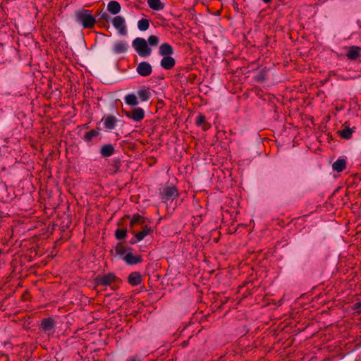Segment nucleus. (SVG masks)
<instances>
[{
	"label": "nucleus",
	"mask_w": 361,
	"mask_h": 361,
	"mask_svg": "<svg viewBox=\"0 0 361 361\" xmlns=\"http://www.w3.org/2000/svg\"><path fill=\"white\" fill-rule=\"evenodd\" d=\"M128 283L132 286H137L141 283L140 274L137 272H133L128 276Z\"/></svg>",
	"instance_id": "obj_17"
},
{
	"label": "nucleus",
	"mask_w": 361,
	"mask_h": 361,
	"mask_svg": "<svg viewBox=\"0 0 361 361\" xmlns=\"http://www.w3.org/2000/svg\"><path fill=\"white\" fill-rule=\"evenodd\" d=\"M128 49V44L125 41H117L112 46V51L116 54L126 53Z\"/></svg>",
	"instance_id": "obj_12"
},
{
	"label": "nucleus",
	"mask_w": 361,
	"mask_h": 361,
	"mask_svg": "<svg viewBox=\"0 0 361 361\" xmlns=\"http://www.w3.org/2000/svg\"><path fill=\"white\" fill-rule=\"evenodd\" d=\"M107 9L111 13L116 15L120 12L121 6L118 1H109Z\"/></svg>",
	"instance_id": "obj_20"
},
{
	"label": "nucleus",
	"mask_w": 361,
	"mask_h": 361,
	"mask_svg": "<svg viewBox=\"0 0 361 361\" xmlns=\"http://www.w3.org/2000/svg\"><path fill=\"white\" fill-rule=\"evenodd\" d=\"M126 361H141V357L139 355H135L128 357L126 360Z\"/></svg>",
	"instance_id": "obj_29"
},
{
	"label": "nucleus",
	"mask_w": 361,
	"mask_h": 361,
	"mask_svg": "<svg viewBox=\"0 0 361 361\" xmlns=\"http://www.w3.org/2000/svg\"><path fill=\"white\" fill-rule=\"evenodd\" d=\"M137 94L142 102H146L149 100L152 95L151 92L147 88L139 89L137 91Z\"/></svg>",
	"instance_id": "obj_16"
},
{
	"label": "nucleus",
	"mask_w": 361,
	"mask_h": 361,
	"mask_svg": "<svg viewBox=\"0 0 361 361\" xmlns=\"http://www.w3.org/2000/svg\"><path fill=\"white\" fill-rule=\"evenodd\" d=\"M353 130L349 127H345L341 132L340 136L345 139H349L351 137Z\"/></svg>",
	"instance_id": "obj_25"
},
{
	"label": "nucleus",
	"mask_w": 361,
	"mask_h": 361,
	"mask_svg": "<svg viewBox=\"0 0 361 361\" xmlns=\"http://www.w3.org/2000/svg\"><path fill=\"white\" fill-rule=\"evenodd\" d=\"M130 247H126L121 243L116 247V252L120 257L128 265H134L142 262L141 256L134 255Z\"/></svg>",
	"instance_id": "obj_3"
},
{
	"label": "nucleus",
	"mask_w": 361,
	"mask_h": 361,
	"mask_svg": "<svg viewBox=\"0 0 361 361\" xmlns=\"http://www.w3.org/2000/svg\"><path fill=\"white\" fill-rule=\"evenodd\" d=\"M149 27V22L146 18H142L137 22V27L140 31H146Z\"/></svg>",
	"instance_id": "obj_24"
},
{
	"label": "nucleus",
	"mask_w": 361,
	"mask_h": 361,
	"mask_svg": "<svg viewBox=\"0 0 361 361\" xmlns=\"http://www.w3.org/2000/svg\"><path fill=\"white\" fill-rule=\"evenodd\" d=\"M114 147L111 144L104 145L100 149L101 155L103 157H109L114 153Z\"/></svg>",
	"instance_id": "obj_15"
},
{
	"label": "nucleus",
	"mask_w": 361,
	"mask_h": 361,
	"mask_svg": "<svg viewBox=\"0 0 361 361\" xmlns=\"http://www.w3.org/2000/svg\"><path fill=\"white\" fill-rule=\"evenodd\" d=\"M118 281V278L113 273L99 275L95 278V283L97 286H108Z\"/></svg>",
	"instance_id": "obj_5"
},
{
	"label": "nucleus",
	"mask_w": 361,
	"mask_h": 361,
	"mask_svg": "<svg viewBox=\"0 0 361 361\" xmlns=\"http://www.w3.org/2000/svg\"><path fill=\"white\" fill-rule=\"evenodd\" d=\"M133 48L137 54L143 58L148 57L152 54V49L149 47L145 39L137 37L133 41Z\"/></svg>",
	"instance_id": "obj_4"
},
{
	"label": "nucleus",
	"mask_w": 361,
	"mask_h": 361,
	"mask_svg": "<svg viewBox=\"0 0 361 361\" xmlns=\"http://www.w3.org/2000/svg\"><path fill=\"white\" fill-rule=\"evenodd\" d=\"M160 194L164 202L173 201L178 197V190L174 186H166Z\"/></svg>",
	"instance_id": "obj_6"
},
{
	"label": "nucleus",
	"mask_w": 361,
	"mask_h": 361,
	"mask_svg": "<svg viewBox=\"0 0 361 361\" xmlns=\"http://www.w3.org/2000/svg\"><path fill=\"white\" fill-rule=\"evenodd\" d=\"M346 163L344 159H338L333 164V169L337 172L343 171L345 168Z\"/></svg>",
	"instance_id": "obj_21"
},
{
	"label": "nucleus",
	"mask_w": 361,
	"mask_h": 361,
	"mask_svg": "<svg viewBox=\"0 0 361 361\" xmlns=\"http://www.w3.org/2000/svg\"><path fill=\"white\" fill-rule=\"evenodd\" d=\"M233 7H235L236 6H238V4L236 1H233Z\"/></svg>",
	"instance_id": "obj_30"
},
{
	"label": "nucleus",
	"mask_w": 361,
	"mask_h": 361,
	"mask_svg": "<svg viewBox=\"0 0 361 361\" xmlns=\"http://www.w3.org/2000/svg\"><path fill=\"white\" fill-rule=\"evenodd\" d=\"M74 17L75 22L80 24L83 28H92L96 23V18L90 10L84 8L78 9L75 11Z\"/></svg>",
	"instance_id": "obj_2"
},
{
	"label": "nucleus",
	"mask_w": 361,
	"mask_h": 361,
	"mask_svg": "<svg viewBox=\"0 0 361 361\" xmlns=\"http://www.w3.org/2000/svg\"><path fill=\"white\" fill-rule=\"evenodd\" d=\"M204 122H205V117H204V116H203L202 114L198 115L197 118H196V124H197V126H200Z\"/></svg>",
	"instance_id": "obj_28"
},
{
	"label": "nucleus",
	"mask_w": 361,
	"mask_h": 361,
	"mask_svg": "<svg viewBox=\"0 0 361 361\" xmlns=\"http://www.w3.org/2000/svg\"><path fill=\"white\" fill-rule=\"evenodd\" d=\"M126 116L134 121L139 122L145 117V111L140 107L135 108L131 112H126Z\"/></svg>",
	"instance_id": "obj_11"
},
{
	"label": "nucleus",
	"mask_w": 361,
	"mask_h": 361,
	"mask_svg": "<svg viewBox=\"0 0 361 361\" xmlns=\"http://www.w3.org/2000/svg\"><path fill=\"white\" fill-rule=\"evenodd\" d=\"M54 326H55L54 321L51 317L44 319L41 322L42 329L48 335H51L54 333Z\"/></svg>",
	"instance_id": "obj_10"
},
{
	"label": "nucleus",
	"mask_w": 361,
	"mask_h": 361,
	"mask_svg": "<svg viewBox=\"0 0 361 361\" xmlns=\"http://www.w3.org/2000/svg\"><path fill=\"white\" fill-rule=\"evenodd\" d=\"M99 135V130L93 129L86 133L84 136V140L86 142H90L92 140Z\"/></svg>",
	"instance_id": "obj_23"
},
{
	"label": "nucleus",
	"mask_w": 361,
	"mask_h": 361,
	"mask_svg": "<svg viewBox=\"0 0 361 361\" xmlns=\"http://www.w3.org/2000/svg\"><path fill=\"white\" fill-rule=\"evenodd\" d=\"M112 24L119 34L124 35L127 33L126 22L123 17L116 16L112 20Z\"/></svg>",
	"instance_id": "obj_9"
},
{
	"label": "nucleus",
	"mask_w": 361,
	"mask_h": 361,
	"mask_svg": "<svg viewBox=\"0 0 361 361\" xmlns=\"http://www.w3.org/2000/svg\"><path fill=\"white\" fill-rule=\"evenodd\" d=\"M152 232V229L148 226L145 225L142 231L135 233V236L130 239V243L134 245L142 241L147 235H150Z\"/></svg>",
	"instance_id": "obj_7"
},
{
	"label": "nucleus",
	"mask_w": 361,
	"mask_h": 361,
	"mask_svg": "<svg viewBox=\"0 0 361 361\" xmlns=\"http://www.w3.org/2000/svg\"><path fill=\"white\" fill-rule=\"evenodd\" d=\"M136 71L137 74L142 77H147L152 73V67L149 63L147 61H142L138 63Z\"/></svg>",
	"instance_id": "obj_8"
},
{
	"label": "nucleus",
	"mask_w": 361,
	"mask_h": 361,
	"mask_svg": "<svg viewBox=\"0 0 361 361\" xmlns=\"http://www.w3.org/2000/svg\"><path fill=\"white\" fill-rule=\"evenodd\" d=\"M346 56L350 60H356L361 57V48L357 46H351L348 48Z\"/></svg>",
	"instance_id": "obj_14"
},
{
	"label": "nucleus",
	"mask_w": 361,
	"mask_h": 361,
	"mask_svg": "<svg viewBox=\"0 0 361 361\" xmlns=\"http://www.w3.org/2000/svg\"><path fill=\"white\" fill-rule=\"evenodd\" d=\"M116 239L122 240L124 239L127 235L126 229H117L115 232Z\"/></svg>",
	"instance_id": "obj_27"
},
{
	"label": "nucleus",
	"mask_w": 361,
	"mask_h": 361,
	"mask_svg": "<svg viewBox=\"0 0 361 361\" xmlns=\"http://www.w3.org/2000/svg\"><path fill=\"white\" fill-rule=\"evenodd\" d=\"M102 121L104 128L108 130H111L115 128L118 120L114 116L108 115L103 118Z\"/></svg>",
	"instance_id": "obj_13"
},
{
	"label": "nucleus",
	"mask_w": 361,
	"mask_h": 361,
	"mask_svg": "<svg viewBox=\"0 0 361 361\" xmlns=\"http://www.w3.org/2000/svg\"><path fill=\"white\" fill-rule=\"evenodd\" d=\"M150 8L154 11H161L165 5L162 1H147Z\"/></svg>",
	"instance_id": "obj_22"
},
{
	"label": "nucleus",
	"mask_w": 361,
	"mask_h": 361,
	"mask_svg": "<svg viewBox=\"0 0 361 361\" xmlns=\"http://www.w3.org/2000/svg\"><path fill=\"white\" fill-rule=\"evenodd\" d=\"M124 101L129 106H136L138 104L137 97L135 94H128L124 97Z\"/></svg>",
	"instance_id": "obj_19"
},
{
	"label": "nucleus",
	"mask_w": 361,
	"mask_h": 361,
	"mask_svg": "<svg viewBox=\"0 0 361 361\" xmlns=\"http://www.w3.org/2000/svg\"><path fill=\"white\" fill-rule=\"evenodd\" d=\"M174 50L171 45L168 43L161 44L159 48V54L162 56L160 66L166 69L173 68L176 64V60L171 56Z\"/></svg>",
	"instance_id": "obj_1"
},
{
	"label": "nucleus",
	"mask_w": 361,
	"mask_h": 361,
	"mask_svg": "<svg viewBox=\"0 0 361 361\" xmlns=\"http://www.w3.org/2000/svg\"><path fill=\"white\" fill-rule=\"evenodd\" d=\"M144 224L145 219L139 214H134L130 221V225L131 227H135L137 225H143Z\"/></svg>",
	"instance_id": "obj_18"
},
{
	"label": "nucleus",
	"mask_w": 361,
	"mask_h": 361,
	"mask_svg": "<svg viewBox=\"0 0 361 361\" xmlns=\"http://www.w3.org/2000/svg\"><path fill=\"white\" fill-rule=\"evenodd\" d=\"M147 42L149 47H156L159 43V38L156 35H151L148 37Z\"/></svg>",
	"instance_id": "obj_26"
}]
</instances>
